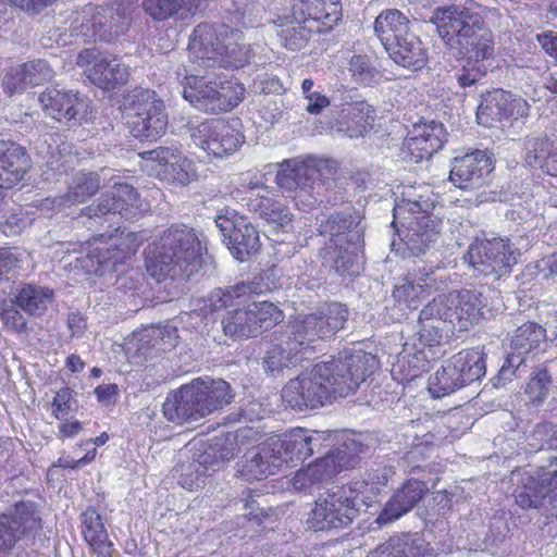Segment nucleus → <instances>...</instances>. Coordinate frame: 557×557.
Wrapping results in <instances>:
<instances>
[{
    "label": "nucleus",
    "mask_w": 557,
    "mask_h": 557,
    "mask_svg": "<svg viewBox=\"0 0 557 557\" xmlns=\"http://www.w3.org/2000/svg\"><path fill=\"white\" fill-rule=\"evenodd\" d=\"M367 354H339L315 363L290 379L282 389V401L295 410L318 409L354 394L371 375Z\"/></svg>",
    "instance_id": "1"
},
{
    "label": "nucleus",
    "mask_w": 557,
    "mask_h": 557,
    "mask_svg": "<svg viewBox=\"0 0 557 557\" xmlns=\"http://www.w3.org/2000/svg\"><path fill=\"white\" fill-rule=\"evenodd\" d=\"M203 247L196 230L172 224L145 249V268L156 282L187 281L201 267Z\"/></svg>",
    "instance_id": "2"
},
{
    "label": "nucleus",
    "mask_w": 557,
    "mask_h": 557,
    "mask_svg": "<svg viewBox=\"0 0 557 557\" xmlns=\"http://www.w3.org/2000/svg\"><path fill=\"white\" fill-rule=\"evenodd\" d=\"M444 44L462 60L484 62L494 57L495 39L483 15L465 5L437 8L432 17Z\"/></svg>",
    "instance_id": "3"
},
{
    "label": "nucleus",
    "mask_w": 557,
    "mask_h": 557,
    "mask_svg": "<svg viewBox=\"0 0 557 557\" xmlns=\"http://www.w3.org/2000/svg\"><path fill=\"white\" fill-rule=\"evenodd\" d=\"M368 490L369 482L357 480L320 494L308 515V529L319 532L350 525L359 515V504L368 505Z\"/></svg>",
    "instance_id": "4"
},
{
    "label": "nucleus",
    "mask_w": 557,
    "mask_h": 557,
    "mask_svg": "<svg viewBox=\"0 0 557 557\" xmlns=\"http://www.w3.org/2000/svg\"><path fill=\"white\" fill-rule=\"evenodd\" d=\"M183 98L196 109L210 114L231 112L246 97L245 85L235 76L215 75L207 78L186 75L182 81Z\"/></svg>",
    "instance_id": "5"
},
{
    "label": "nucleus",
    "mask_w": 557,
    "mask_h": 557,
    "mask_svg": "<svg viewBox=\"0 0 557 557\" xmlns=\"http://www.w3.org/2000/svg\"><path fill=\"white\" fill-rule=\"evenodd\" d=\"M244 34L224 23H200L190 35L189 53L197 60L215 61L238 67L246 54Z\"/></svg>",
    "instance_id": "6"
},
{
    "label": "nucleus",
    "mask_w": 557,
    "mask_h": 557,
    "mask_svg": "<svg viewBox=\"0 0 557 557\" xmlns=\"http://www.w3.org/2000/svg\"><path fill=\"white\" fill-rule=\"evenodd\" d=\"M123 117L129 133L139 140L157 141L168 128L164 101L148 88H135L128 94Z\"/></svg>",
    "instance_id": "7"
},
{
    "label": "nucleus",
    "mask_w": 557,
    "mask_h": 557,
    "mask_svg": "<svg viewBox=\"0 0 557 557\" xmlns=\"http://www.w3.org/2000/svg\"><path fill=\"white\" fill-rule=\"evenodd\" d=\"M274 183L294 201L298 209L307 210L314 206L315 180L320 176L319 160L309 154L284 159L275 164Z\"/></svg>",
    "instance_id": "8"
},
{
    "label": "nucleus",
    "mask_w": 557,
    "mask_h": 557,
    "mask_svg": "<svg viewBox=\"0 0 557 557\" xmlns=\"http://www.w3.org/2000/svg\"><path fill=\"white\" fill-rule=\"evenodd\" d=\"M393 216L392 225L398 237L414 255L424 252L441 233L442 220L419 201L407 200L396 206Z\"/></svg>",
    "instance_id": "9"
},
{
    "label": "nucleus",
    "mask_w": 557,
    "mask_h": 557,
    "mask_svg": "<svg viewBox=\"0 0 557 557\" xmlns=\"http://www.w3.org/2000/svg\"><path fill=\"white\" fill-rule=\"evenodd\" d=\"M284 319L285 313L278 306L269 300H262L228 311L221 324L226 336L252 338L274 329Z\"/></svg>",
    "instance_id": "10"
},
{
    "label": "nucleus",
    "mask_w": 557,
    "mask_h": 557,
    "mask_svg": "<svg viewBox=\"0 0 557 557\" xmlns=\"http://www.w3.org/2000/svg\"><path fill=\"white\" fill-rule=\"evenodd\" d=\"M233 197L249 212L272 224L277 231L285 230L293 223L294 214L288 206L264 184L249 183L242 190L233 191Z\"/></svg>",
    "instance_id": "11"
},
{
    "label": "nucleus",
    "mask_w": 557,
    "mask_h": 557,
    "mask_svg": "<svg viewBox=\"0 0 557 557\" xmlns=\"http://www.w3.org/2000/svg\"><path fill=\"white\" fill-rule=\"evenodd\" d=\"M215 223L235 259L244 262L259 252V232L247 216L236 210L224 208L216 215Z\"/></svg>",
    "instance_id": "12"
},
{
    "label": "nucleus",
    "mask_w": 557,
    "mask_h": 557,
    "mask_svg": "<svg viewBox=\"0 0 557 557\" xmlns=\"http://www.w3.org/2000/svg\"><path fill=\"white\" fill-rule=\"evenodd\" d=\"M146 240L140 232L125 233L116 228L110 234H99L88 242V257L99 267L116 270L137 252Z\"/></svg>",
    "instance_id": "13"
},
{
    "label": "nucleus",
    "mask_w": 557,
    "mask_h": 557,
    "mask_svg": "<svg viewBox=\"0 0 557 557\" xmlns=\"http://www.w3.org/2000/svg\"><path fill=\"white\" fill-rule=\"evenodd\" d=\"M519 253L508 238L475 239L467 251L469 263L485 275L510 274Z\"/></svg>",
    "instance_id": "14"
},
{
    "label": "nucleus",
    "mask_w": 557,
    "mask_h": 557,
    "mask_svg": "<svg viewBox=\"0 0 557 557\" xmlns=\"http://www.w3.org/2000/svg\"><path fill=\"white\" fill-rule=\"evenodd\" d=\"M348 310L339 302H330L315 312L306 314L293 322V335L305 341L306 350L317 339H330L347 321Z\"/></svg>",
    "instance_id": "15"
},
{
    "label": "nucleus",
    "mask_w": 557,
    "mask_h": 557,
    "mask_svg": "<svg viewBox=\"0 0 557 557\" xmlns=\"http://www.w3.org/2000/svg\"><path fill=\"white\" fill-rule=\"evenodd\" d=\"M479 294L471 290L451 292L434 299L431 310L448 321L458 332H467L483 318Z\"/></svg>",
    "instance_id": "16"
},
{
    "label": "nucleus",
    "mask_w": 557,
    "mask_h": 557,
    "mask_svg": "<svg viewBox=\"0 0 557 557\" xmlns=\"http://www.w3.org/2000/svg\"><path fill=\"white\" fill-rule=\"evenodd\" d=\"M76 64L84 69L88 79L103 90H113L125 85L129 78V69L116 57L101 52L96 48L82 50Z\"/></svg>",
    "instance_id": "17"
},
{
    "label": "nucleus",
    "mask_w": 557,
    "mask_h": 557,
    "mask_svg": "<svg viewBox=\"0 0 557 557\" xmlns=\"http://www.w3.org/2000/svg\"><path fill=\"white\" fill-rule=\"evenodd\" d=\"M261 437L259 431L249 426L240 428L232 435L233 442L239 448L258 444L257 451L251 455L250 459L238 465V476L245 481L265 479L281 468L280 457H275V454L268 447L267 440L260 442Z\"/></svg>",
    "instance_id": "18"
},
{
    "label": "nucleus",
    "mask_w": 557,
    "mask_h": 557,
    "mask_svg": "<svg viewBox=\"0 0 557 557\" xmlns=\"http://www.w3.org/2000/svg\"><path fill=\"white\" fill-rule=\"evenodd\" d=\"M529 113L530 104L525 99L496 88L482 95L476 119L484 126H493L496 122L512 124L515 121L527 119Z\"/></svg>",
    "instance_id": "19"
},
{
    "label": "nucleus",
    "mask_w": 557,
    "mask_h": 557,
    "mask_svg": "<svg viewBox=\"0 0 557 557\" xmlns=\"http://www.w3.org/2000/svg\"><path fill=\"white\" fill-rule=\"evenodd\" d=\"M358 462L356 455L348 454L339 447L315 459L307 467L299 469L292 484L297 491H307L314 486L331 482L344 469L354 468Z\"/></svg>",
    "instance_id": "20"
},
{
    "label": "nucleus",
    "mask_w": 557,
    "mask_h": 557,
    "mask_svg": "<svg viewBox=\"0 0 557 557\" xmlns=\"http://www.w3.org/2000/svg\"><path fill=\"white\" fill-rule=\"evenodd\" d=\"M108 12L101 5L88 3L76 11L70 35L82 44L110 42L116 35V24L109 21Z\"/></svg>",
    "instance_id": "21"
},
{
    "label": "nucleus",
    "mask_w": 557,
    "mask_h": 557,
    "mask_svg": "<svg viewBox=\"0 0 557 557\" xmlns=\"http://www.w3.org/2000/svg\"><path fill=\"white\" fill-rule=\"evenodd\" d=\"M194 143L208 154L224 157L235 152L243 143L242 134L228 122L206 120L191 129Z\"/></svg>",
    "instance_id": "22"
},
{
    "label": "nucleus",
    "mask_w": 557,
    "mask_h": 557,
    "mask_svg": "<svg viewBox=\"0 0 557 557\" xmlns=\"http://www.w3.org/2000/svg\"><path fill=\"white\" fill-rule=\"evenodd\" d=\"M44 113L58 122H78L86 120L89 113L88 100L79 92L47 87L38 98Z\"/></svg>",
    "instance_id": "23"
},
{
    "label": "nucleus",
    "mask_w": 557,
    "mask_h": 557,
    "mask_svg": "<svg viewBox=\"0 0 557 557\" xmlns=\"http://www.w3.org/2000/svg\"><path fill=\"white\" fill-rule=\"evenodd\" d=\"M494 170L492 158L482 150H474L451 161L449 181L460 189H473L484 185Z\"/></svg>",
    "instance_id": "24"
},
{
    "label": "nucleus",
    "mask_w": 557,
    "mask_h": 557,
    "mask_svg": "<svg viewBox=\"0 0 557 557\" xmlns=\"http://www.w3.org/2000/svg\"><path fill=\"white\" fill-rule=\"evenodd\" d=\"M447 140V132L443 123L430 121L412 126L404 141V148L410 160L419 163L430 159L443 148Z\"/></svg>",
    "instance_id": "25"
},
{
    "label": "nucleus",
    "mask_w": 557,
    "mask_h": 557,
    "mask_svg": "<svg viewBox=\"0 0 557 557\" xmlns=\"http://www.w3.org/2000/svg\"><path fill=\"white\" fill-rule=\"evenodd\" d=\"M293 16L306 18L318 35L332 32L343 20L341 0H293Z\"/></svg>",
    "instance_id": "26"
},
{
    "label": "nucleus",
    "mask_w": 557,
    "mask_h": 557,
    "mask_svg": "<svg viewBox=\"0 0 557 557\" xmlns=\"http://www.w3.org/2000/svg\"><path fill=\"white\" fill-rule=\"evenodd\" d=\"M268 447L280 457V465L304 461L313 454L312 437L302 428H295L284 434L270 435Z\"/></svg>",
    "instance_id": "27"
},
{
    "label": "nucleus",
    "mask_w": 557,
    "mask_h": 557,
    "mask_svg": "<svg viewBox=\"0 0 557 557\" xmlns=\"http://www.w3.org/2000/svg\"><path fill=\"white\" fill-rule=\"evenodd\" d=\"M428 490L426 483L422 480L414 478L406 480L387 500L377 520L388 523L399 519L423 498Z\"/></svg>",
    "instance_id": "28"
},
{
    "label": "nucleus",
    "mask_w": 557,
    "mask_h": 557,
    "mask_svg": "<svg viewBox=\"0 0 557 557\" xmlns=\"http://www.w3.org/2000/svg\"><path fill=\"white\" fill-rule=\"evenodd\" d=\"M162 412L169 421L176 424L205 417L193 381L166 397Z\"/></svg>",
    "instance_id": "29"
},
{
    "label": "nucleus",
    "mask_w": 557,
    "mask_h": 557,
    "mask_svg": "<svg viewBox=\"0 0 557 557\" xmlns=\"http://www.w3.org/2000/svg\"><path fill=\"white\" fill-rule=\"evenodd\" d=\"M29 168L26 150L11 140H0V188L18 184Z\"/></svg>",
    "instance_id": "30"
},
{
    "label": "nucleus",
    "mask_w": 557,
    "mask_h": 557,
    "mask_svg": "<svg viewBox=\"0 0 557 557\" xmlns=\"http://www.w3.org/2000/svg\"><path fill=\"white\" fill-rule=\"evenodd\" d=\"M138 194L136 189L127 184H115L111 191L104 193L95 205H90L83 210L84 215L90 219L101 218L109 213L126 212L129 207L136 206Z\"/></svg>",
    "instance_id": "31"
},
{
    "label": "nucleus",
    "mask_w": 557,
    "mask_h": 557,
    "mask_svg": "<svg viewBox=\"0 0 557 557\" xmlns=\"http://www.w3.org/2000/svg\"><path fill=\"white\" fill-rule=\"evenodd\" d=\"M193 384L205 417L230 405L234 398L230 383L222 379L196 377Z\"/></svg>",
    "instance_id": "32"
},
{
    "label": "nucleus",
    "mask_w": 557,
    "mask_h": 557,
    "mask_svg": "<svg viewBox=\"0 0 557 557\" xmlns=\"http://www.w3.org/2000/svg\"><path fill=\"white\" fill-rule=\"evenodd\" d=\"M393 61L403 67L421 70L428 63V50L421 39L408 34L385 49Z\"/></svg>",
    "instance_id": "33"
},
{
    "label": "nucleus",
    "mask_w": 557,
    "mask_h": 557,
    "mask_svg": "<svg viewBox=\"0 0 557 557\" xmlns=\"http://www.w3.org/2000/svg\"><path fill=\"white\" fill-rule=\"evenodd\" d=\"M261 281V277L255 276L251 281L238 282L224 288H215L210 296L213 310L227 309L252 296L265 293L267 289L262 287Z\"/></svg>",
    "instance_id": "34"
},
{
    "label": "nucleus",
    "mask_w": 557,
    "mask_h": 557,
    "mask_svg": "<svg viewBox=\"0 0 557 557\" xmlns=\"http://www.w3.org/2000/svg\"><path fill=\"white\" fill-rule=\"evenodd\" d=\"M374 33L386 49L410 34V20L397 9L383 10L375 17Z\"/></svg>",
    "instance_id": "35"
},
{
    "label": "nucleus",
    "mask_w": 557,
    "mask_h": 557,
    "mask_svg": "<svg viewBox=\"0 0 557 557\" xmlns=\"http://www.w3.org/2000/svg\"><path fill=\"white\" fill-rule=\"evenodd\" d=\"M154 175L161 181L182 186H186L197 178L194 162L173 148H171L166 161L160 168L154 169Z\"/></svg>",
    "instance_id": "36"
},
{
    "label": "nucleus",
    "mask_w": 557,
    "mask_h": 557,
    "mask_svg": "<svg viewBox=\"0 0 557 557\" xmlns=\"http://www.w3.org/2000/svg\"><path fill=\"white\" fill-rule=\"evenodd\" d=\"M199 3L200 0H141L145 13L157 22L193 16Z\"/></svg>",
    "instance_id": "37"
},
{
    "label": "nucleus",
    "mask_w": 557,
    "mask_h": 557,
    "mask_svg": "<svg viewBox=\"0 0 557 557\" xmlns=\"http://www.w3.org/2000/svg\"><path fill=\"white\" fill-rule=\"evenodd\" d=\"M525 162L550 176L557 177V138L547 136L533 138L528 143Z\"/></svg>",
    "instance_id": "38"
},
{
    "label": "nucleus",
    "mask_w": 557,
    "mask_h": 557,
    "mask_svg": "<svg viewBox=\"0 0 557 557\" xmlns=\"http://www.w3.org/2000/svg\"><path fill=\"white\" fill-rule=\"evenodd\" d=\"M306 351L305 341H299L294 335L281 344L273 345L264 356V368L268 372H280L284 368L295 364Z\"/></svg>",
    "instance_id": "39"
},
{
    "label": "nucleus",
    "mask_w": 557,
    "mask_h": 557,
    "mask_svg": "<svg viewBox=\"0 0 557 557\" xmlns=\"http://www.w3.org/2000/svg\"><path fill=\"white\" fill-rule=\"evenodd\" d=\"M459 382L466 386L484 376L486 371L485 356L482 348H467L449 358Z\"/></svg>",
    "instance_id": "40"
},
{
    "label": "nucleus",
    "mask_w": 557,
    "mask_h": 557,
    "mask_svg": "<svg viewBox=\"0 0 557 557\" xmlns=\"http://www.w3.org/2000/svg\"><path fill=\"white\" fill-rule=\"evenodd\" d=\"M281 29L277 35L283 47L292 51H299L307 47L311 37L318 32L312 27L308 20L296 18L293 15L285 17L280 24Z\"/></svg>",
    "instance_id": "41"
},
{
    "label": "nucleus",
    "mask_w": 557,
    "mask_h": 557,
    "mask_svg": "<svg viewBox=\"0 0 557 557\" xmlns=\"http://www.w3.org/2000/svg\"><path fill=\"white\" fill-rule=\"evenodd\" d=\"M99 188V174L95 172H78L72 176L67 191L61 198V203L67 206L83 203L96 195Z\"/></svg>",
    "instance_id": "42"
},
{
    "label": "nucleus",
    "mask_w": 557,
    "mask_h": 557,
    "mask_svg": "<svg viewBox=\"0 0 557 557\" xmlns=\"http://www.w3.org/2000/svg\"><path fill=\"white\" fill-rule=\"evenodd\" d=\"M53 297V292L49 288L23 283L20 285L14 296L15 305L29 315L36 314L46 309L47 301Z\"/></svg>",
    "instance_id": "43"
},
{
    "label": "nucleus",
    "mask_w": 557,
    "mask_h": 557,
    "mask_svg": "<svg viewBox=\"0 0 557 557\" xmlns=\"http://www.w3.org/2000/svg\"><path fill=\"white\" fill-rule=\"evenodd\" d=\"M414 345L419 354L430 361L437 360L445 354L443 333L437 325H434L433 321L421 325Z\"/></svg>",
    "instance_id": "44"
},
{
    "label": "nucleus",
    "mask_w": 557,
    "mask_h": 557,
    "mask_svg": "<svg viewBox=\"0 0 557 557\" xmlns=\"http://www.w3.org/2000/svg\"><path fill=\"white\" fill-rule=\"evenodd\" d=\"M459 381L460 379L448 359L429 377L428 389L434 398H441L462 388L465 385Z\"/></svg>",
    "instance_id": "45"
},
{
    "label": "nucleus",
    "mask_w": 557,
    "mask_h": 557,
    "mask_svg": "<svg viewBox=\"0 0 557 557\" xmlns=\"http://www.w3.org/2000/svg\"><path fill=\"white\" fill-rule=\"evenodd\" d=\"M513 496L518 506L530 509L539 508L547 497V493L542 480L528 474L522 479L521 484L515 488Z\"/></svg>",
    "instance_id": "46"
},
{
    "label": "nucleus",
    "mask_w": 557,
    "mask_h": 557,
    "mask_svg": "<svg viewBox=\"0 0 557 557\" xmlns=\"http://www.w3.org/2000/svg\"><path fill=\"white\" fill-rule=\"evenodd\" d=\"M354 224L355 220L350 213L336 211L321 221L319 232L324 235H330V243L334 245V247H337L344 244V239L351 231Z\"/></svg>",
    "instance_id": "47"
},
{
    "label": "nucleus",
    "mask_w": 557,
    "mask_h": 557,
    "mask_svg": "<svg viewBox=\"0 0 557 557\" xmlns=\"http://www.w3.org/2000/svg\"><path fill=\"white\" fill-rule=\"evenodd\" d=\"M109 441V435L107 432L100 433L95 438H88L82 441L75 446V450L79 448H85L86 453L82 457H71L69 455L61 456L57 460V466L63 469H79L91 463L97 456V447L104 445Z\"/></svg>",
    "instance_id": "48"
},
{
    "label": "nucleus",
    "mask_w": 557,
    "mask_h": 557,
    "mask_svg": "<svg viewBox=\"0 0 557 557\" xmlns=\"http://www.w3.org/2000/svg\"><path fill=\"white\" fill-rule=\"evenodd\" d=\"M51 73L49 64L44 60L25 62L18 65V75H21L18 83H13L9 79L8 86L11 89L16 88V86H39L51 77Z\"/></svg>",
    "instance_id": "49"
},
{
    "label": "nucleus",
    "mask_w": 557,
    "mask_h": 557,
    "mask_svg": "<svg viewBox=\"0 0 557 557\" xmlns=\"http://www.w3.org/2000/svg\"><path fill=\"white\" fill-rule=\"evenodd\" d=\"M352 78L360 85L370 86L382 79V73L367 54H354L348 63Z\"/></svg>",
    "instance_id": "50"
},
{
    "label": "nucleus",
    "mask_w": 557,
    "mask_h": 557,
    "mask_svg": "<svg viewBox=\"0 0 557 557\" xmlns=\"http://www.w3.org/2000/svg\"><path fill=\"white\" fill-rule=\"evenodd\" d=\"M545 337L546 331L543 326L535 322H528L517 329L512 343L520 354L527 355L537 349Z\"/></svg>",
    "instance_id": "51"
},
{
    "label": "nucleus",
    "mask_w": 557,
    "mask_h": 557,
    "mask_svg": "<svg viewBox=\"0 0 557 557\" xmlns=\"http://www.w3.org/2000/svg\"><path fill=\"white\" fill-rule=\"evenodd\" d=\"M144 338L151 348L158 351L166 352L174 349L178 344V331L175 326H153L146 331Z\"/></svg>",
    "instance_id": "52"
},
{
    "label": "nucleus",
    "mask_w": 557,
    "mask_h": 557,
    "mask_svg": "<svg viewBox=\"0 0 557 557\" xmlns=\"http://www.w3.org/2000/svg\"><path fill=\"white\" fill-rule=\"evenodd\" d=\"M429 362L430 360L420 355L419 351L416 354H407L398 358L397 363L393 368V372H399L400 380L409 382L420 376L426 370V363Z\"/></svg>",
    "instance_id": "53"
},
{
    "label": "nucleus",
    "mask_w": 557,
    "mask_h": 557,
    "mask_svg": "<svg viewBox=\"0 0 557 557\" xmlns=\"http://www.w3.org/2000/svg\"><path fill=\"white\" fill-rule=\"evenodd\" d=\"M425 292V285L414 284L408 277H404L401 283L394 287L393 298L399 304H405L408 308L417 309Z\"/></svg>",
    "instance_id": "54"
},
{
    "label": "nucleus",
    "mask_w": 557,
    "mask_h": 557,
    "mask_svg": "<svg viewBox=\"0 0 557 557\" xmlns=\"http://www.w3.org/2000/svg\"><path fill=\"white\" fill-rule=\"evenodd\" d=\"M23 265V252L17 247H0V284L9 281V275L17 273Z\"/></svg>",
    "instance_id": "55"
},
{
    "label": "nucleus",
    "mask_w": 557,
    "mask_h": 557,
    "mask_svg": "<svg viewBox=\"0 0 557 557\" xmlns=\"http://www.w3.org/2000/svg\"><path fill=\"white\" fill-rule=\"evenodd\" d=\"M106 532H108V530L99 509L94 506H88L81 513V533L83 540L95 535L106 534Z\"/></svg>",
    "instance_id": "56"
},
{
    "label": "nucleus",
    "mask_w": 557,
    "mask_h": 557,
    "mask_svg": "<svg viewBox=\"0 0 557 557\" xmlns=\"http://www.w3.org/2000/svg\"><path fill=\"white\" fill-rule=\"evenodd\" d=\"M486 74L487 67L484 62L463 60L460 70L456 74V79L460 87L467 88L479 83Z\"/></svg>",
    "instance_id": "57"
},
{
    "label": "nucleus",
    "mask_w": 557,
    "mask_h": 557,
    "mask_svg": "<svg viewBox=\"0 0 557 557\" xmlns=\"http://www.w3.org/2000/svg\"><path fill=\"white\" fill-rule=\"evenodd\" d=\"M138 0H110L106 5H101L109 15V21L116 24V30L120 32L123 24L136 10Z\"/></svg>",
    "instance_id": "58"
},
{
    "label": "nucleus",
    "mask_w": 557,
    "mask_h": 557,
    "mask_svg": "<svg viewBox=\"0 0 557 557\" xmlns=\"http://www.w3.org/2000/svg\"><path fill=\"white\" fill-rule=\"evenodd\" d=\"M338 255L334 259V268L341 275L357 276L360 273L359 255L355 251L348 250V247L343 248V244L337 246Z\"/></svg>",
    "instance_id": "59"
},
{
    "label": "nucleus",
    "mask_w": 557,
    "mask_h": 557,
    "mask_svg": "<svg viewBox=\"0 0 557 557\" xmlns=\"http://www.w3.org/2000/svg\"><path fill=\"white\" fill-rule=\"evenodd\" d=\"M21 522L13 516L0 515V552L12 549L18 540Z\"/></svg>",
    "instance_id": "60"
},
{
    "label": "nucleus",
    "mask_w": 557,
    "mask_h": 557,
    "mask_svg": "<svg viewBox=\"0 0 557 557\" xmlns=\"http://www.w3.org/2000/svg\"><path fill=\"white\" fill-rule=\"evenodd\" d=\"M550 377L547 370L541 369L534 372L527 383L525 394L532 403H541L547 395Z\"/></svg>",
    "instance_id": "61"
},
{
    "label": "nucleus",
    "mask_w": 557,
    "mask_h": 557,
    "mask_svg": "<svg viewBox=\"0 0 557 557\" xmlns=\"http://www.w3.org/2000/svg\"><path fill=\"white\" fill-rule=\"evenodd\" d=\"M74 403V391L69 386L61 387L55 392L51 403V414L57 420H63L71 411Z\"/></svg>",
    "instance_id": "62"
},
{
    "label": "nucleus",
    "mask_w": 557,
    "mask_h": 557,
    "mask_svg": "<svg viewBox=\"0 0 557 557\" xmlns=\"http://www.w3.org/2000/svg\"><path fill=\"white\" fill-rule=\"evenodd\" d=\"M90 554L96 557H113L116 553L114 543L111 541L109 533L90 536L84 540Z\"/></svg>",
    "instance_id": "63"
},
{
    "label": "nucleus",
    "mask_w": 557,
    "mask_h": 557,
    "mask_svg": "<svg viewBox=\"0 0 557 557\" xmlns=\"http://www.w3.org/2000/svg\"><path fill=\"white\" fill-rule=\"evenodd\" d=\"M0 318L8 329L16 333H22L27 327V322L22 313L13 307L1 310Z\"/></svg>",
    "instance_id": "64"
}]
</instances>
